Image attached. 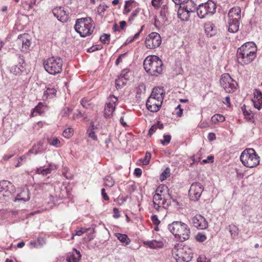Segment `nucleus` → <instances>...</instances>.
Instances as JSON below:
<instances>
[{"label": "nucleus", "mask_w": 262, "mask_h": 262, "mask_svg": "<svg viewBox=\"0 0 262 262\" xmlns=\"http://www.w3.org/2000/svg\"><path fill=\"white\" fill-rule=\"evenodd\" d=\"M229 231L231 234V235L232 237H235L238 235V229L235 226H229Z\"/></svg>", "instance_id": "a19ab883"}, {"label": "nucleus", "mask_w": 262, "mask_h": 262, "mask_svg": "<svg viewBox=\"0 0 262 262\" xmlns=\"http://www.w3.org/2000/svg\"><path fill=\"white\" fill-rule=\"evenodd\" d=\"M153 204H154V207L156 210H157V211L165 210L164 207H161V206L159 205V204H157L156 202L153 203Z\"/></svg>", "instance_id": "4d7b16f0"}, {"label": "nucleus", "mask_w": 262, "mask_h": 262, "mask_svg": "<svg viewBox=\"0 0 262 262\" xmlns=\"http://www.w3.org/2000/svg\"><path fill=\"white\" fill-rule=\"evenodd\" d=\"M195 239L198 242H203L207 239V237L204 234L199 232L196 235Z\"/></svg>", "instance_id": "37998d69"}, {"label": "nucleus", "mask_w": 262, "mask_h": 262, "mask_svg": "<svg viewBox=\"0 0 262 262\" xmlns=\"http://www.w3.org/2000/svg\"><path fill=\"white\" fill-rule=\"evenodd\" d=\"M151 220L153 224L155 225H158L160 223V221L158 219V216L156 215H152L151 217Z\"/></svg>", "instance_id": "6e6d98bb"}, {"label": "nucleus", "mask_w": 262, "mask_h": 262, "mask_svg": "<svg viewBox=\"0 0 262 262\" xmlns=\"http://www.w3.org/2000/svg\"><path fill=\"white\" fill-rule=\"evenodd\" d=\"M170 172L169 169L167 168L164 172H163L160 176V179L162 180L166 179L168 176H169Z\"/></svg>", "instance_id": "09e8293b"}, {"label": "nucleus", "mask_w": 262, "mask_h": 262, "mask_svg": "<svg viewBox=\"0 0 262 262\" xmlns=\"http://www.w3.org/2000/svg\"><path fill=\"white\" fill-rule=\"evenodd\" d=\"M75 253L70 254L67 258L68 262H78L81 258V254L79 251L75 250Z\"/></svg>", "instance_id": "a878e982"}, {"label": "nucleus", "mask_w": 262, "mask_h": 262, "mask_svg": "<svg viewBox=\"0 0 262 262\" xmlns=\"http://www.w3.org/2000/svg\"><path fill=\"white\" fill-rule=\"evenodd\" d=\"M115 236L120 242L125 243L126 245L129 244L130 242V239L126 234L116 233H115Z\"/></svg>", "instance_id": "cd10ccee"}, {"label": "nucleus", "mask_w": 262, "mask_h": 262, "mask_svg": "<svg viewBox=\"0 0 262 262\" xmlns=\"http://www.w3.org/2000/svg\"><path fill=\"white\" fill-rule=\"evenodd\" d=\"M254 98L252 100L254 106L258 110L262 108V93L256 89L254 93Z\"/></svg>", "instance_id": "aec40b11"}, {"label": "nucleus", "mask_w": 262, "mask_h": 262, "mask_svg": "<svg viewBox=\"0 0 262 262\" xmlns=\"http://www.w3.org/2000/svg\"><path fill=\"white\" fill-rule=\"evenodd\" d=\"M251 111L249 110L245 112V113L243 114V115H244L245 118L247 119V121L249 122H254L253 117L252 115H251Z\"/></svg>", "instance_id": "de8ad7c7"}, {"label": "nucleus", "mask_w": 262, "mask_h": 262, "mask_svg": "<svg viewBox=\"0 0 262 262\" xmlns=\"http://www.w3.org/2000/svg\"><path fill=\"white\" fill-rule=\"evenodd\" d=\"M100 40L104 44H109L110 41V35L107 34H103L100 37Z\"/></svg>", "instance_id": "f704fd0d"}, {"label": "nucleus", "mask_w": 262, "mask_h": 262, "mask_svg": "<svg viewBox=\"0 0 262 262\" xmlns=\"http://www.w3.org/2000/svg\"><path fill=\"white\" fill-rule=\"evenodd\" d=\"M14 186L9 181L3 180L0 182V197L9 196Z\"/></svg>", "instance_id": "2eb2a0df"}, {"label": "nucleus", "mask_w": 262, "mask_h": 262, "mask_svg": "<svg viewBox=\"0 0 262 262\" xmlns=\"http://www.w3.org/2000/svg\"><path fill=\"white\" fill-rule=\"evenodd\" d=\"M168 229L181 242L187 240L190 237V228L186 224L181 221L173 222L168 225Z\"/></svg>", "instance_id": "7ed1b4c3"}, {"label": "nucleus", "mask_w": 262, "mask_h": 262, "mask_svg": "<svg viewBox=\"0 0 262 262\" xmlns=\"http://www.w3.org/2000/svg\"><path fill=\"white\" fill-rule=\"evenodd\" d=\"M162 0H152L151 4L155 8H158L160 6V3Z\"/></svg>", "instance_id": "864d4df0"}, {"label": "nucleus", "mask_w": 262, "mask_h": 262, "mask_svg": "<svg viewBox=\"0 0 262 262\" xmlns=\"http://www.w3.org/2000/svg\"><path fill=\"white\" fill-rule=\"evenodd\" d=\"M208 139L209 141H212L216 139L215 134L213 133H210L208 135Z\"/></svg>", "instance_id": "69168bd1"}, {"label": "nucleus", "mask_w": 262, "mask_h": 262, "mask_svg": "<svg viewBox=\"0 0 262 262\" xmlns=\"http://www.w3.org/2000/svg\"><path fill=\"white\" fill-rule=\"evenodd\" d=\"M193 226L198 229H205L208 227V222L201 215H196L192 218Z\"/></svg>", "instance_id": "dca6fc26"}, {"label": "nucleus", "mask_w": 262, "mask_h": 262, "mask_svg": "<svg viewBox=\"0 0 262 262\" xmlns=\"http://www.w3.org/2000/svg\"><path fill=\"white\" fill-rule=\"evenodd\" d=\"M108 102L106 103L104 110V116L105 118H110L115 111L116 103L118 101V98L114 96H110L108 98Z\"/></svg>", "instance_id": "4468645a"}, {"label": "nucleus", "mask_w": 262, "mask_h": 262, "mask_svg": "<svg viewBox=\"0 0 262 262\" xmlns=\"http://www.w3.org/2000/svg\"><path fill=\"white\" fill-rule=\"evenodd\" d=\"M29 191L28 189L23 190L19 193L17 194V196L13 199L14 202L17 201H23L24 202L28 201L30 200Z\"/></svg>", "instance_id": "5701e85b"}, {"label": "nucleus", "mask_w": 262, "mask_h": 262, "mask_svg": "<svg viewBox=\"0 0 262 262\" xmlns=\"http://www.w3.org/2000/svg\"><path fill=\"white\" fill-rule=\"evenodd\" d=\"M142 170L139 168H135V171H134V174L137 177H141V174H142Z\"/></svg>", "instance_id": "680f3d73"}, {"label": "nucleus", "mask_w": 262, "mask_h": 262, "mask_svg": "<svg viewBox=\"0 0 262 262\" xmlns=\"http://www.w3.org/2000/svg\"><path fill=\"white\" fill-rule=\"evenodd\" d=\"M144 244L148 245L150 248L152 249L161 248L163 245L162 243L155 240L145 242Z\"/></svg>", "instance_id": "c756f323"}, {"label": "nucleus", "mask_w": 262, "mask_h": 262, "mask_svg": "<svg viewBox=\"0 0 262 262\" xmlns=\"http://www.w3.org/2000/svg\"><path fill=\"white\" fill-rule=\"evenodd\" d=\"M161 37L157 32H151L147 36L145 40V46L149 49H155L161 43Z\"/></svg>", "instance_id": "9d476101"}, {"label": "nucleus", "mask_w": 262, "mask_h": 262, "mask_svg": "<svg viewBox=\"0 0 262 262\" xmlns=\"http://www.w3.org/2000/svg\"><path fill=\"white\" fill-rule=\"evenodd\" d=\"M45 106L44 103L42 102H39L37 106L33 109L34 112H36L39 114H41L44 112V110L41 108Z\"/></svg>", "instance_id": "58836bf2"}, {"label": "nucleus", "mask_w": 262, "mask_h": 262, "mask_svg": "<svg viewBox=\"0 0 262 262\" xmlns=\"http://www.w3.org/2000/svg\"><path fill=\"white\" fill-rule=\"evenodd\" d=\"M214 162V157L212 156H209L207 157V159L203 160L204 163H207L209 162L213 163Z\"/></svg>", "instance_id": "13d9d810"}, {"label": "nucleus", "mask_w": 262, "mask_h": 262, "mask_svg": "<svg viewBox=\"0 0 262 262\" xmlns=\"http://www.w3.org/2000/svg\"><path fill=\"white\" fill-rule=\"evenodd\" d=\"M107 7H108L104 4H100L97 8V12L99 15L103 16L105 11L107 8Z\"/></svg>", "instance_id": "e433bc0d"}, {"label": "nucleus", "mask_w": 262, "mask_h": 262, "mask_svg": "<svg viewBox=\"0 0 262 262\" xmlns=\"http://www.w3.org/2000/svg\"><path fill=\"white\" fill-rule=\"evenodd\" d=\"M240 160L246 167L253 168L259 164V157L253 148H247L241 154Z\"/></svg>", "instance_id": "39448f33"}, {"label": "nucleus", "mask_w": 262, "mask_h": 262, "mask_svg": "<svg viewBox=\"0 0 262 262\" xmlns=\"http://www.w3.org/2000/svg\"><path fill=\"white\" fill-rule=\"evenodd\" d=\"M127 55V53H125L123 54H121L116 59L115 64L116 65L118 66L120 62L122 61V57L125 56Z\"/></svg>", "instance_id": "bf43d9fd"}, {"label": "nucleus", "mask_w": 262, "mask_h": 262, "mask_svg": "<svg viewBox=\"0 0 262 262\" xmlns=\"http://www.w3.org/2000/svg\"><path fill=\"white\" fill-rule=\"evenodd\" d=\"M164 140H161V142L163 145H166L168 144L171 140V136L169 135H164Z\"/></svg>", "instance_id": "49530a36"}, {"label": "nucleus", "mask_w": 262, "mask_h": 262, "mask_svg": "<svg viewBox=\"0 0 262 262\" xmlns=\"http://www.w3.org/2000/svg\"><path fill=\"white\" fill-rule=\"evenodd\" d=\"M163 198H164V199H163L162 205H163V207H165V209L166 207H168L171 204V201L177 205H179V202L176 199H173L169 193L167 194V198H166L165 196H163Z\"/></svg>", "instance_id": "b1692460"}, {"label": "nucleus", "mask_w": 262, "mask_h": 262, "mask_svg": "<svg viewBox=\"0 0 262 262\" xmlns=\"http://www.w3.org/2000/svg\"><path fill=\"white\" fill-rule=\"evenodd\" d=\"M73 133V129L72 128H68L64 130L62 135L66 138H70Z\"/></svg>", "instance_id": "4c0bfd02"}, {"label": "nucleus", "mask_w": 262, "mask_h": 262, "mask_svg": "<svg viewBox=\"0 0 262 262\" xmlns=\"http://www.w3.org/2000/svg\"><path fill=\"white\" fill-rule=\"evenodd\" d=\"M192 250L187 246L178 249L175 255L177 262H189L193 257Z\"/></svg>", "instance_id": "6e6552de"}, {"label": "nucleus", "mask_w": 262, "mask_h": 262, "mask_svg": "<svg viewBox=\"0 0 262 262\" xmlns=\"http://www.w3.org/2000/svg\"><path fill=\"white\" fill-rule=\"evenodd\" d=\"M115 182L111 176H107L104 178V184L106 186L113 187L114 185Z\"/></svg>", "instance_id": "473e14b6"}, {"label": "nucleus", "mask_w": 262, "mask_h": 262, "mask_svg": "<svg viewBox=\"0 0 262 262\" xmlns=\"http://www.w3.org/2000/svg\"><path fill=\"white\" fill-rule=\"evenodd\" d=\"M241 8L238 7L231 8L228 13L229 20L239 21L241 18Z\"/></svg>", "instance_id": "6ab92c4d"}, {"label": "nucleus", "mask_w": 262, "mask_h": 262, "mask_svg": "<svg viewBox=\"0 0 262 262\" xmlns=\"http://www.w3.org/2000/svg\"><path fill=\"white\" fill-rule=\"evenodd\" d=\"M195 10V8L192 9L188 8L187 6L180 8L178 12V17L182 20H188L190 17V13L194 12Z\"/></svg>", "instance_id": "a211bd4d"}, {"label": "nucleus", "mask_w": 262, "mask_h": 262, "mask_svg": "<svg viewBox=\"0 0 262 262\" xmlns=\"http://www.w3.org/2000/svg\"><path fill=\"white\" fill-rule=\"evenodd\" d=\"M257 47L253 41L247 42L237 49L236 57L237 62L242 66L252 62L257 55Z\"/></svg>", "instance_id": "f257e3e1"}, {"label": "nucleus", "mask_w": 262, "mask_h": 262, "mask_svg": "<svg viewBox=\"0 0 262 262\" xmlns=\"http://www.w3.org/2000/svg\"><path fill=\"white\" fill-rule=\"evenodd\" d=\"M172 2L177 5H180L182 4L187 3L189 0H172Z\"/></svg>", "instance_id": "0e129e2a"}, {"label": "nucleus", "mask_w": 262, "mask_h": 262, "mask_svg": "<svg viewBox=\"0 0 262 262\" xmlns=\"http://www.w3.org/2000/svg\"><path fill=\"white\" fill-rule=\"evenodd\" d=\"M156 99H153L152 97L148 98L146 103V106L148 111L154 113L157 112L160 110L162 101L156 102Z\"/></svg>", "instance_id": "f3484780"}, {"label": "nucleus", "mask_w": 262, "mask_h": 262, "mask_svg": "<svg viewBox=\"0 0 262 262\" xmlns=\"http://www.w3.org/2000/svg\"><path fill=\"white\" fill-rule=\"evenodd\" d=\"M56 93V89L54 88H48L46 91L44 92L43 98L45 99H47L49 97L52 98L55 95Z\"/></svg>", "instance_id": "c85d7f7f"}, {"label": "nucleus", "mask_w": 262, "mask_h": 262, "mask_svg": "<svg viewBox=\"0 0 262 262\" xmlns=\"http://www.w3.org/2000/svg\"><path fill=\"white\" fill-rule=\"evenodd\" d=\"M221 85L228 93H232L236 89L237 84L228 73L222 75L220 79Z\"/></svg>", "instance_id": "1a4fd4ad"}, {"label": "nucleus", "mask_w": 262, "mask_h": 262, "mask_svg": "<svg viewBox=\"0 0 262 262\" xmlns=\"http://www.w3.org/2000/svg\"><path fill=\"white\" fill-rule=\"evenodd\" d=\"M101 194H102L103 198L105 200L107 201L109 200V197L108 196L106 193L105 192V190L104 188H102L101 189Z\"/></svg>", "instance_id": "338daca9"}, {"label": "nucleus", "mask_w": 262, "mask_h": 262, "mask_svg": "<svg viewBox=\"0 0 262 262\" xmlns=\"http://www.w3.org/2000/svg\"><path fill=\"white\" fill-rule=\"evenodd\" d=\"M145 71L149 75L157 76L161 74L163 70V63L161 59L156 55L148 56L143 62Z\"/></svg>", "instance_id": "f03ea898"}, {"label": "nucleus", "mask_w": 262, "mask_h": 262, "mask_svg": "<svg viewBox=\"0 0 262 262\" xmlns=\"http://www.w3.org/2000/svg\"><path fill=\"white\" fill-rule=\"evenodd\" d=\"M216 4L212 1L200 4L196 8V13L200 18H204L207 15H212L216 12Z\"/></svg>", "instance_id": "0eeeda50"}, {"label": "nucleus", "mask_w": 262, "mask_h": 262, "mask_svg": "<svg viewBox=\"0 0 262 262\" xmlns=\"http://www.w3.org/2000/svg\"><path fill=\"white\" fill-rule=\"evenodd\" d=\"M80 103L84 108H88L89 106H91L92 102L91 100H88L85 98H83L81 100Z\"/></svg>", "instance_id": "ea45409f"}, {"label": "nucleus", "mask_w": 262, "mask_h": 262, "mask_svg": "<svg viewBox=\"0 0 262 262\" xmlns=\"http://www.w3.org/2000/svg\"><path fill=\"white\" fill-rule=\"evenodd\" d=\"M18 49L22 52H27L31 44L28 34L19 35L15 41Z\"/></svg>", "instance_id": "9b49d317"}, {"label": "nucleus", "mask_w": 262, "mask_h": 262, "mask_svg": "<svg viewBox=\"0 0 262 262\" xmlns=\"http://www.w3.org/2000/svg\"><path fill=\"white\" fill-rule=\"evenodd\" d=\"M203 191V186L200 183L194 182L192 183L189 190L190 199L194 202L198 201Z\"/></svg>", "instance_id": "f8f14e48"}, {"label": "nucleus", "mask_w": 262, "mask_h": 262, "mask_svg": "<svg viewBox=\"0 0 262 262\" xmlns=\"http://www.w3.org/2000/svg\"><path fill=\"white\" fill-rule=\"evenodd\" d=\"M125 82L120 78H118V79L116 80V87L117 89H121L123 85H125Z\"/></svg>", "instance_id": "3c124183"}, {"label": "nucleus", "mask_w": 262, "mask_h": 262, "mask_svg": "<svg viewBox=\"0 0 262 262\" xmlns=\"http://www.w3.org/2000/svg\"><path fill=\"white\" fill-rule=\"evenodd\" d=\"M86 230H87L86 229L83 228H80L79 230H76L75 233V234H73V235L72 236V238L73 239L74 238V236L75 235H78V236L81 235L83 233L86 232Z\"/></svg>", "instance_id": "8fccbe9b"}, {"label": "nucleus", "mask_w": 262, "mask_h": 262, "mask_svg": "<svg viewBox=\"0 0 262 262\" xmlns=\"http://www.w3.org/2000/svg\"><path fill=\"white\" fill-rule=\"evenodd\" d=\"M164 91L160 88H155L149 97L156 99L157 101H162L164 96Z\"/></svg>", "instance_id": "412c9836"}, {"label": "nucleus", "mask_w": 262, "mask_h": 262, "mask_svg": "<svg viewBox=\"0 0 262 262\" xmlns=\"http://www.w3.org/2000/svg\"><path fill=\"white\" fill-rule=\"evenodd\" d=\"M94 28V24L91 17L77 19L74 26L75 31L82 37L91 35L93 33Z\"/></svg>", "instance_id": "20e7f679"}, {"label": "nucleus", "mask_w": 262, "mask_h": 262, "mask_svg": "<svg viewBox=\"0 0 262 262\" xmlns=\"http://www.w3.org/2000/svg\"><path fill=\"white\" fill-rule=\"evenodd\" d=\"M51 171V169L50 168H47L45 169H42V170L40 171V172L43 176H47L48 174L50 173Z\"/></svg>", "instance_id": "e2e57ef3"}, {"label": "nucleus", "mask_w": 262, "mask_h": 262, "mask_svg": "<svg viewBox=\"0 0 262 262\" xmlns=\"http://www.w3.org/2000/svg\"><path fill=\"white\" fill-rule=\"evenodd\" d=\"M88 132H89V137L92 138L94 140H97V137L95 135V133H94V131L90 130Z\"/></svg>", "instance_id": "774afa93"}, {"label": "nucleus", "mask_w": 262, "mask_h": 262, "mask_svg": "<svg viewBox=\"0 0 262 262\" xmlns=\"http://www.w3.org/2000/svg\"><path fill=\"white\" fill-rule=\"evenodd\" d=\"M168 190V187L165 185L159 186L156 190V193L160 194V195L164 196H165L163 192L165 191L167 192Z\"/></svg>", "instance_id": "72a5a7b5"}, {"label": "nucleus", "mask_w": 262, "mask_h": 262, "mask_svg": "<svg viewBox=\"0 0 262 262\" xmlns=\"http://www.w3.org/2000/svg\"><path fill=\"white\" fill-rule=\"evenodd\" d=\"M15 57L18 64L12 67L10 71L16 75H19L25 70V58L23 55L18 54Z\"/></svg>", "instance_id": "ddd939ff"}, {"label": "nucleus", "mask_w": 262, "mask_h": 262, "mask_svg": "<svg viewBox=\"0 0 262 262\" xmlns=\"http://www.w3.org/2000/svg\"><path fill=\"white\" fill-rule=\"evenodd\" d=\"M54 15L61 22L66 21L68 19V14L66 11L60 7L58 9L53 11Z\"/></svg>", "instance_id": "4be33fe9"}, {"label": "nucleus", "mask_w": 262, "mask_h": 262, "mask_svg": "<svg viewBox=\"0 0 262 262\" xmlns=\"http://www.w3.org/2000/svg\"><path fill=\"white\" fill-rule=\"evenodd\" d=\"M72 110L68 107H66L63 108L61 111L60 115L62 117L69 116Z\"/></svg>", "instance_id": "c03bdc74"}, {"label": "nucleus", "mask_w": 262, "mask_h": 262, "mask_svg": "<svg viewBox=\"0 0 262 262\" xmlns=\"http://www.w3.org/2000/svg\"><path fill=\"white\" fill-rule=\"evenodd\" d=\"M146 91V87L144 84L141 83L139 85V86L137 88V94H141L145 93Z\"/></svg>", "instance_id": "a18cd8bd"}, {"label": "nucleus", "mask_w": 262, "mask_h": 262, "mask_svg": "<svg viewBox=\"0 0 262 262\" xmlns=\"http://www.w3.org/2000/svg\"><path fill=\"white\" fill-rule=\"evenodd\" d=\"M114 215L113 217L114 218L117 219L120 217V212L119 209L117 208H114L113 209Z\"/></svg>", "instance_id": "052dcab7"}, {"label": "nucleus", "mask_w": 262, "mask_h": 262, "mask_svg": "<svg viewBox=\"0 0 262 262\" xmlns=\"http://www.w3.org/2000/svg\"><path fill=\"white\" fill-rule=\"evenodd\" d=\"M168 13V7L166 5L163 6L161 8L160 14V16L162 17V19L164 20H167V14Z\"/></svg>", "instance_id": "2f4dec72"}, {"label": "nucleus", "mask_w": 262, "mask_h": 262, "mask_svg": "<svg viewBox=\"0 0 262 262\" xmlns=\"http://www.w3.org/2000/svg\"><path fill=\"white\" fill-rule=\"evenodd\" d=\"M228 31L231 33H236L239 29V21L228 20Z\"/></svg>", "instance_id": "393cba45"}, {"label": "nucleus", "mask_w": 262, "mask_h": 262, "mask_svg": "<svg viewBox=\"0 0 262 262\" xmlns=\"http://www.w3.org/2000/svg\"><path fill=\"white\" fill-rule=\"evenodd\" d=\"M63 61L59 57L52 56L48 58L43 63L46 71L51 75H56L62 71Z\"/></svg>", "instance_id": "423d86ee"}, {"label": "nucleus", "mask_w": 262, "mask_h": 262, "mask_svg": "<svg viewBox=\"0 0 262 262\" xmlns=\"http://www.w3.org/2000/svg\"><path fill=\"white\" fill-rule=\"evenodd\" d=\"M151 158V154L147 151L143 160L140 159V161L142 162L143 165H147L149 163V160Z\"/></svg>", "instance_id": "79ce46f5"}, {"label": "nucleus", "mask_w": 262, "mask_h": 262, "mask_svg": "<svg viewBox=\"0 0 262 262\" xmlns=\"http://www.w3.org/2000/svg\"><path fill=\"white\" fill-rule=\"evenodd\" d=\"M164 199L162 196L160 195V194H159L157 193L154 195L153 197V203L156 202L158 201H161Z\"/></svg>", "instance_id": "5fc2aeb1"}, {"label": "nucleus", "mask_w": 262, "mask_h": 262, "mask_svg": "<svg viewBox=\"0 0 262 262\" xmlns=\"http://www.w3.org/2000/svg\"><path fill=\"white\" fill-rule=\"evenodd\" d=\"M50 144L53 146L58 147L60 144V141L57 138H55L51 140Z\"/></svg>", "instance_id": "603ef678"}, {"label": "nucleus", "mask_w": 262, "mask_h": 262, "mask_svg": "<svg viewBox=\"0 0 262 262\" xmlns=\"http://www.w3.org/2000/svg\"><path fill=\"white\" fill-rule=\"evenodd\" d=\"M211 121L212 122V123H213L214 124H216L219 122H224L225 120V117L222 115L216 114L214 115L211 117Z\"/></svg>", "instance_id": "7c9ffc66"}, {"label": "nucleus", "mask_w": 262, "mask_h": 262, "mask_svg": "<svg viewBox=\"0 0 262 262\" xmlns=\"http://www.w3.org/2000/svg\"><path fill=\"white\" fill-rule=\"evenodd\" d=\"M129 71L127 69H124L121 71V73L120 75L119 78L122 79V80L124 79L125 80H127L129 78L128 76Z\"/></svg>", "instance_id": "c9c22d12"}, {"label": "nucleus", "mask_w": 262, "mask_h": 262, "mask_svg": "<svg viewBox=\"0 0 262 262\" xmlns=\"http://www.w3.org/2000/svg\"><path fill=\"white\" fill-rule=\"evenodd\" d=\"M214 27V24L211 22H208L205 24L204 29L207 35L212 36L213 34H215V31L213 30Z\"/></svg>", "instance_id": "bb28decb"}]
</instances>
